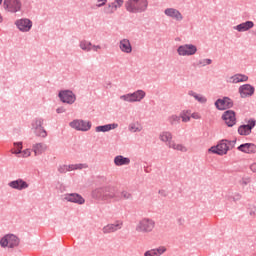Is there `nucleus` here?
<instances>
[{
	"mask_svg": "<svg viewBox=\"0 0 256 256\" xmlns=\"http://www.w3.org/2000/svg\"><path fill=\"white\" fill-rule=\"evenodd\" d=\"M114 163L117 165V167H121L123 165H129L131 163V160L129 158H125L123 156H116L114 158Z\"/></svg>",
	"mask_w": 256,
	"mask_h": 256,
	"instance_id": "obj_30",
	"label": "nucleus"
},
{
	"mask_svg": "<svg viewBox=\"0 0 256 256\" xmlns=\"http://www.w3.org/2000/svg\"><path fill=\"white\" fill-rule=\"evenodd\" d=\"M229 151V144H227V140H221L216 146H212L208 153H213L214 155H227Z\"/></svg>",
	"mask_w": 256,
	"mask_h": 256,
	"instance_id": "obj_4",
	"label": "nucleus"
},
{
	"mask_svg": "<svg viewBox=\"0 0 256 256\" xmlns=\"http://www.w3.org/2000/svg\"><path fill=\"white\" fill-rule=\"evenodd\" d=\"M70 127H72V129H76V131H89V129H91V122L74 120L70 122Z\"/></svg>",
	"mask_w": 256,
	"mask_h": 256,
	"instance_id": "obj_7",
	"label": "nucleus"
},
{
	"mask_svg": "<svg viewBox=\"0 0 256 256\" xmlns=\"http://www.w3.org/2000/svg\"><path fill=\"white\" fill-rule=\"evenodd\" d=\"M179 121H181V116L173 114L169 117V123H171V125H177Z\"/></svg>",
	"mask_w": 256,
	"mask_h": 256,
	"instance_id": "obj_36",
	"label": "nucleus"
},
{
	"mask_svg": "<svg viewBox=\"0 0 256 256\" xmlns=\"http://www.w3.org/2000/svg\"><path fill=\"white\" fill-rule=\"evenodd\" d=\"M16 25L20 31H30L31 27H33V23L29 19H20L16 21Z\"/></svg>",
	"mask_w": 256,
	"mask_h": 256,
	"instance_id": "obj_15",
	"label": "nucleus"
},
{
	"mask_svg": "<svg viewBox=\"0 0 256 256\" xmlns=\"http://www.w3.org/2000/svg\"><path fill=\"white\" fill-rule=\"evenodd\" d=\"M4 9L10 13H17V11H21V2L19 0H4Z\"/></svg>",
	"mask_w": 256,
	"mask_h": 256,
	"instance_id": "obj_8",
	"label": "nucleus"
},
{
	"mask_svg": "<svg viewBox=\"0 0 256 256\" xmlns=\"http://www.w3.org/2000/svg\"><path fill=\"white\" fill-rule=\"evenodd\" d=\"M238 151L242 153H256V146L253 143H245L238 146Z\"/></svg>",
	"mask_w": 256,
	"mask_h": 256,
	"instance_id": "obj_21",
	"label": "nucleus"
},
{
	"mask_svg": "<svg viewBox=\"0 0 256 256\" xmlns=\"http://www.w3.org/2000/svg\"><path fill=\"white\" fill-rule=\"evenodd\" d=\"M120 99H122V101H127L128 103H133L132 94L122 95V96H120Z\"/></svg>",
	"mask_w": 256,
	"mask_h": 256,
	"instance_id": "obj_38",
	"label": "nucleus"
},
{
	"mask_svg": "<svg viewBox=\"0 0 256 256\" xmlns=\"http://www.w3.org/2000/svg\"><path fill=\"white\" fill-rule=\"evenodd\" d=\"M119 47H120V50L122 51V53H131L133 51L131 42L128 39L121 40Z\"/></svg>",
	"mask_w": 256,
	"mask_h": 256,
	"instance_id": "obj_22",
	"label": "nucleus"
},
{
	"mask_svg": "<svg viewBox=\"0 0 256 256\" xmlns=\"http://www.w3.org/2000/svg\"><path fill=\"white\" fill-rule=\"evenodd\" d=\"M222 119L227 125V127H233L235 123H237V117L235 116V111L233 110H227L222 115Z\"/></svg>",
	"mask_w": 256,
	"mask_h": 256,
	"instance_id": "obj_10",
	"label": "nucleus"
},
{
	"mask_svg": "<svg viewBox=\"0 0 256 256\" xmlns=\"http://www.w3.org/2000/svg\"><path fill=\"white\" fill-rule=\"evenodd\" d=\"M92 47L93 44H91V42L87 40H83L80 42V49H82L83 51H91Z\"/></svg>",
	"mask_w": 256,
	"mask_h": 256,
	"instance_id": "obj_33",
	"label": "nucleus"
},
{
	"mask_svg": "<svg viewBox=\"0 0 256 256\" xmlns=\"http://www.w3.org/2000/svg\"><path fill=\"white\" fill-rule=\"evenodd\" d=\"M87 164H69L63 165L59 168L60 173H67L68 171H77L81 169H87Z\"/></svg>",
	"mask_w": 256,
	"mask_h": 256,
	"instance_id": "obj_11",
	"label": "nucleus"
},
{
	"mask_svg": "<svg viewBox=\"0 0 256 256\" xmlns=\"http://www.w3.org/2000/svg\"><path fill=\"white\" fill-rule=\"evenodd\" d=\"M148 6L147 0H128L125 2V9L128 13H143L147 11Z\"/></svg>",
	"mask_w": 256,
	"mask_h": 256,
	"instance_id": "obj_1",
	"label": "nucleus"
},
{
	"mask_svg": "<svg viewBox=\"0 0 256 256\" xmlns=\"http://www.w3.org/2000/svg\"><path fill=\"white\" fill-rule=\"evenodd\" d=\"M165 15L167 17H171V19H175V21H183V15H181V12L175 8H167L164 11Z\"/></svg>",
	"mask_w": 256,
	"mask_h": 256,
	"instance_id": "obj_16",
	"label": "nucleus"
},
{
	"mask_svg": "<svg viewBox=\"0 0 256 256\" xmlns=\"http://www.w3.org/2000/svg\"><path fill=\"white\" fill-rule=\"evenodd\" d=\"M64 201H68L70 203H78V205H83V203H85V199L81 197V195L75 193L64 195Z\"/></svg>",
	"mask_w": 256,
	"mask_h": 256,
	"instance_id": "obj_14",
	"label": "nucleus"
},
{
	"mask_svg": "<svg viewBox=\"0 0 256 256\" xmlns=\"http://www.w3.org/2000/svg\"><path fill=\"white\" fill-rule=\"evenodd\" d=\"M117 127H119V125L117 124H107L104 126H98L96 127V132L97 133H107V131H111V129H117Z\"/></svg>",
	"mask_w": 256,
	"mask_h": 256,
	"instance_id": "obj_28",
	"label": "nucleus"
},
{
	"mask_svg": "<svg viewBox=\"0 0 256 256\" xmlns=\"http://www.w3.org/2000/svg\"><path fill=\"white\" fill-rule=\"evenodd\" d=\"M15 147H16V151H13L12 153H14V155H19L21 153H23V143L18 142V143H14Z\"/></svg>",
	"mask_w": 256,
	"mask_h": 256,
	"instance_id": "obj_37",
	"label": "nucleus"
},
{
	"mask_svg": "<svg viewBox=\"0 0 256 256\" xmlns=\"http://www.w3.org/2000/svg\"><path fill=\"white\" fill-rule=\"evenodd\" d=\"M33 151L35 155H43L47 151V146L44 143H37L33 146Z\"/></svg>",
	"mask_w": 256,
	"mask_h": 256,
	"instance_id": "obj_27",
	"label": "nucleus"
},
{
	"mask_svg": "<svg viewBox=\"0 0 256 256\" xmlns=\"http://www.w3.org/2000/svg\"><path fill=\"white\" fill-rule=\"evenodd\" d=\"M128 130L130 133H141L143 131V124L139 121H135L129 124Z\"/></svg>",
	"mask_w": 256,
	"mask_h": 256,
	"instance_id": "obj_24",
	"label": "nucleus"
},
{
	"mask_svg": "<svg viewBox=\"0 0 256 256\" xmlns=\"http://www.w3.org/2000/svg\"><path fill=\"white\" fill-rule=\"evenodd\" d=\"M22 157H31V150L25 149L24 151H22Z\"/></svg>",
	"mask_w": 256,
	"mask_h": 256,
	"instance_id": "obj_41",
	"label": "nucleus"
},
{
	"mask_svg": "<svg viewBox=\"0 0 256 256\" xmlns=\"http://www.w3.org/2000/svg\"><path fill=\"white\" fill-rule=\"evenodd\" d=\"M245 81H249V77L243 74H236L229 78V83H245Z\"/></svg>",
	"mask_w": 256,
	"mask_h": 256,
	"instance_id": "obj_23",
	"label": "nucleus"
},
{
	"mask_svg": "<svg viewBox=\"0 0 256 256\" xmlns=\"http://www.w3.org/2000/svg\"><path fill=\"white\" fill-rule=\"evenodd\" d=\"M43 120H36L34 123L35 133L38 137H47V131L43 128Z\"/></svg>",
	"mask_w": 256,
	"mask_h": 256,
	"instance_id": "obj_19",
	"label": "nucleus"
},
{
	"mask_svg": "<svg viewBox=\"0 0 256 256\" xmlns=\"http://www.w3.org/2000/svg\"><path fill=\"white\" fill-rule=\"evenodd\" d=\"M107 4V0H97V7H103Z\"/></svg>",
	"mask_w": 256,
	"mask_h": 256,
	"instance_id": "obj_42",
	"label": "nucleus"
},
{
	"mask_svg": "<svg viewBox=\"0 0 256 256\" xmlns=\"http://www.w3.org/2000/svg\"><path fill=\"white\" fill-rule=\"evenodd\" d=\"M144 256H153V251L152 250L146 251Z\"/></svg>",
	"mask_w": 256,
	"mask_h": 256,
	"instance_id": "obj_46",
	"label": "nucleus"
},
{
	"mask_svg": "<svg viewBox=\"0 0 256 256\" xmlns=\"http://www.w3.org/2000/svg\"><path fill=\"white\" fill-rule=\"evenodd\" d=\"M3 3V0H0V5Z\"/></svg>",
	"mask_w": 256,
	"mask_h": 256,
	"instance_id": "obj_49",
	"label": "nucleus"
},
{
	"mask_svg": "<svg viewBox=\"0 0 256 256\" xmlns=\"http://www.w3.org/2000/svg\"><path fill=\"white\" fill-rule=\"evenodd\" d=\"M92 49H93V51H99V50H101V46L100 45H94V46H92Z\"/></svg>",
	"mask_w": 256,
	"mask_h": 256,
	"instance_id": "obj_44",
	"label": "nucleus"
},
{
	"mask_svg": "<svg viewBox=\"0 0 256 256\" xmlns=\"http://www.w3.org/2000/svg\"><path fill=\"white\" fill-rule=\"evenodd\" d=\"M121 197H122L123 199H131V193H129V192H127V191H122Z\"/></svg>",
	"mask_w": 256,
	"mask_h": 256,
	"instance_id": "obj_40",
	"label": "nucleus"
},
{
	"mask_svg": "<svg viewBox=\"0 0 256 256\" xmlns=\"http://www.w3.org/2000/svg\"><path fill=\"white\" fill-rule=\"evenodd\" d=\"M212 61L211 59H204L202 61L199 62V64L202 66V67H205V65H211Z\"/></svg>",
	"mask_w": 256,
	"mask_h": 256,
	"instance_id": "obj_39",
	"label": "nucleus"
},
{
	"mask_svg": "<svg viewBox=\"0 0 256 256\" xmlns=\"http://www.w3.org/2000/svg\"><path fill=\"white\" fill-rule=\"evenodd\" d=\"M57 113H65V108H58Z\"/></svg>",
	"mask_w": 256,
	"mask_h": 256,
	"instance_id": "obj_47",
	"label": "nucleus"
},
{
	"mask_svg": "<svg viewBox=\"0 0 256 256\" xmlns=\"http://www.w3.org/2000/svg\"><path fill=\"white\" fill-rule=\"evenodd\" d=\"M159 139L160 141H163V143H168V147H169V143L173 142V134H171V132H161L159 135Z\"/></svg>",
	"mask_w": 256,
	"mask_h": 256,
	"instance_id": "obj_29",
	"label": "nucleus"
},
{
	"mask_svg": "<svg viewBox=\"0 0 256 256\" xmlns=\"http://www.w3.org/2000/svg\"><path fill=\"white\" fill-rule=\"evenodd\" d=\"M110 197H113V195H111Z\"/></svg>",
	"mask_w": 256,
	"mask_h": 256,
	"instance_id": "obj_51",
	"label": "nucleus"
},
{
	"mask_svg": "<svg viewBox=\"0 0 256 256\" xmlns=\"http://www.w3.org/2000/svg\"><path fill=\"white\" fill-rule=\"evenodd\" d=\"M155 229V222L151 218H143L136 225L138 233H151Z\"/></svg>",
	"mask_w": 256,
	"mask_h": 256,
	"instance_id": "obj_3",
	"label": "nucleus"
},
{
	"mask_svg": "<svg viewBox=\"0 0 256 256\" xmlns=\"http://www.w3.org/2000/svg\"><path fill=\"white\" fill-rule=\"evenodd\" d=\"M0 23H3V16L0 14Z\"/></svg>",
	"mask_w": 256,
	"mask_h": 256,
	"instance_id": "obj_48",
	"label": "nucleus"
},
{
	"mask_svg": "<svg viewBox=\"0 0 256 256\" xmlns=\"http://www.w3.org/2000/svg\"><path fill=\"white\" fill-rule=\"evenodd\" d=\"M254 27L255 23H253V21H246L237 26H234V29L239 33H245V31H249V29H253Z\"/></svg>",
	"mask_w": 256,
	"mask_h": 256,
	"instance_id": "obj_17",
	"label": "nucleus"
},
{
	"mask_svg": "<svg viewBox=\"0 0 256 256\" xmlns=\"http://www.w3.org/2000/svg\"><path fill=\"white\" fill-rule=\"evenodd\" d=\"M215 106L220 111H224V109H231L233 107V101L230 98L219 99L216 101Z\"/></svg>",
	"mask_w": 256,
	"mask_h": 256,
	"instance_id": "obj_13",
	"label": "nucleus"
},
{
	"mask_svg": "<svg viewBox=\"0 0 256 256\" xmlns=\"http://www.w3.org/2000/svg\"><path fill=\"white\" fill-rule=\"evenodd\" d=\"M192 119H201V114L194 112L191 114Z\"/></svg>",
	"mask_w": 256,
	"mask_h": 256,
	"instance_id": "obj_43",
	"label": "nucleus"
},
{
	"mask_svg": "<svg viewBox=\"0 0 256 256\" xmlns=\"http://www.w3.org/2000/svg\"><path fill=\"white\" fill-rule=\"evenodd\" d=\"M177 53L180 55V57H189L191 55H195V53H197V46L193 44L181 45L178 47Z\"/></svg>",
	"mask_w": 256,
	"mask_h": 256,
	"instance_id": "obj_5",
	"label": "nucleus"
},
{
	"mask_svg": "<svg viewBox=\"0 0 256 256\" xmlns=\"http://www.w3.org/2000/svg\"><path fill=\"white\" fill-rule=\"evenodd\" d=\"M165 251H167V249H165V247H160L157 249H152V255L153 256H161L165 253Z\"/></svg>",
	"mask_w": 256,
	"mask_h": 256,
	"instance_id": "obj_35",
	"label": "nucleus"
},
{
	"mask_svg": "<svg viewBox=\"0 0 256 256\" xmlns=\"http://www.w3.org/2000/svg\"><path fill=\"white\" fill-rule=\"evenodd\" d=\"M123 227V222H116L115 224H108L103 227V233H115V231H119Z\"/></svg>",
	"mask_w": 256,
	"mask_h": 256,
	"instance_id": "obj_20",
	"label": "nucleus"
},
{
	"mask_svg": "<svg viewBox=\"0 0 256 256\" xmlns=\"http://www.w3.org/2000/svg\"><path fill=\"white\" fill-rule=\"evenodd\" d=\"M250 169L253 173H256V163L251 164Z\"/></svg>",
	"mask_w": 256,
	"mask_h": 256,
	"instance_id": "obj_45",
	"label": "nucleus"
},
{
	"mask_svg": "<svg viewBox=\"0 0 256 256\" xmlns=\"http://www.w3.org/2000/svg\"><path fill=\"white\" fill-rule=\"evenodd\" d=\"M131 95H132V101H133V103H135V102L141 101L142 99H145L146 93L143 90H138V91L132 93Z\"/></svg>",
	"mask_w": 256,
	"mask_h": 256,
	"instance_id": "obj_31",
	"label": "nucleus"
},
{
	"mask_svg": "<svg viewBox=\"0 0 256 256\" xmlns=\"http://www.w3.org/2000/svg\"><path fill=\"white\" fill-rule=\"evenodd\" d=\"M19 243V237L15 234H6L0 239V246L3 249H15V247H19Z\"/></svg>",
	"mask_w": 256,
	"mask_h": 256,
	"instance_id": "obj_2",
	"label": "nucleus"
},
{
	"mask_svg": "<svg viewBox=\"0 0 256 256\" xmlns=\"http://www.w3.org/2000/svg\"><path fill=\"white\" fill-rule=\"evenodd\" d=\"M125 2L123 0H114L112 3L108 4L107 7L104 8V13L106 15H113L117 9H121Z\"/></svg>",
	"mask_w": 256,
	"mask_h": 256,
	"instance_id": "obj_9",
	"label": "nucleus"
},
{
	"mask_svg": "<svg viewBox=\"0 0 256 256\" xmlns=\"http://www.w3.org/2000/svg\"><path fill=\"white\" fill-rule=\"evenodd\" d=\"M41 131H43V130H38V133H41Z\"/></svg>",
	"mask_w": 256,
	"mask_h": 256,
	"instance_id": "obj_50",
	"label": "nucleus"
},
{
	"mask_svg": "<svg viewBox=\"0 0 256 256\" xmlns=\"http://www.w3.org/2000/svg\"><path fill=\"white\" fill-rule=\"evenodd\" d=\"M255 127V121L248 125H242L238 128L239 135H249L251 133V129Z\"/></svg>",
	"mask_w": 256,
	"mask_h": 256,
	"instance_id": "obj_25",
	"label": "nucleus"
},
{
	"mask_svg": "<svg viewBox=\"0 0 256 256\" xmlns=\"http://www.w3.org/2000/svg\"><path fill=\"white\" fill-rule=\"evenodd\" d=\"M9 187L12 189H17L18 191H23V189H27V187H29V184L21 179H18L10 182Z\"/></svg>",
	"mask_w": 256,
	"mask_h": 256,
	"instance_id": "obj_18",
	"label": "nucleus"
},
{
	"mask_svg": "<svg viewBox=\"0 0 256 256\" xmlns=\"http://www.w3.org/2000/svg\"><path fill=\"white\" fill-rule=\"evenodd\" d=\"M240 97H251L255 93V87L251 86V84H244L239 87Z\"/></svg>",
	"mask_w": 256,
	"mask_h": 256,
	"instance_id": "obj_12",
	"label": "nucleus"
},
{
	"mask_svg": "<svg viewBox=\"0 0 256 256\" xmlns=\"http://www.w3.org/2000/svg\"><path fill=\"white\" fill-rule=\"evenodd\" d=\"M188 95H190L191 97H194V99H196V101H198L199 103H205L207 101L206 97L202 96L201 94H197L193 91H190Z\"/></svg>",
	"mask_w": 256,
	"mask_h": 256,
	"instance_id": "obj_32",
	"label": "nucleus"
},
{
	"mask_svg": "<svg viewBox=\"0 0 256 256\" xmlns=\"http://www.w3.org/2000/svg\"><path fill=\"white\" fill-rule=\"evenodd\" d=\"M170 149H174V151H181V153H187V147L183 144L177 143L175 141L169 142Z\"/></svg>",
	"mask_w": 256,
	"mask_h": 256,
	"instance_id": "obj_26",
	"label": "nucleus"
},
{
	"mask_svg": "<svg viewBox=\"0 0 256 256\" xmlns=\"http://www.w3.org/2000/svg\"><path fill=\"white\" fill-rule=\"evenodd\" d=\"M180 117H181L183 123H189V121H191V112L183 111V112H181Z\"/></svg>",
	"mask_w": 256,
	"mask_h": 256,
	"instance_id": "obj_34",
	"label": "nucleus"
},
{
	"mask_svg": "<svg viewBox=\"0 0 256 256\" xmlns=\"http://www.w3.org/2000/svg\"><path fill=\"white\" fill-rule=\"evenodd\" d=\"M59 98L62 103H67L68 105H73L77 100V97L73 94L72 91L63 90L59 92Z\"/></svg>",
	"mask_w": 256,
	"mask_h": 256,
	"instance_id": "obj_6",
	"label": "nucleus"
}]
</instances>
